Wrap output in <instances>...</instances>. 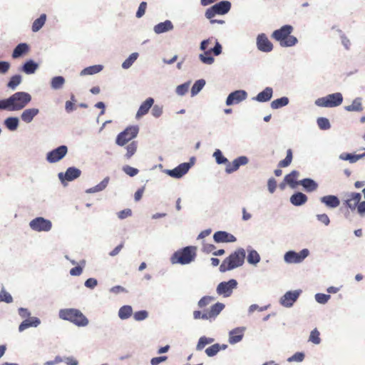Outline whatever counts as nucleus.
<instances>
[{"instance_id": "obj_33", "label": "nucleus", "mask_w": 365, "mask_h": 365, "mask_svg": "<svg viewBox=\"0 0 365 365\" xmlns=\"http://www.w3.org/2000/svg\"><path fill=\"white\" fill-rule=\"evenodd\" d=\"M227 345L222 344L220 346L219 344H215L205 349V353L208 356H213L216 355L220 349H227Z\"/></svg>"}, {"instance_id": "obj_47", "label": "nucleus", "mask_w": 365, "mask_h": 365, "mask_svg": "<svg viewBox=\"0 0 365 365\" xmlns=\"http://www.w3.org/2000/svg\"><path fill=\"white\" fill-rule=\"evenodd\" d=\"M21 82V76L20 75L13 76L7 83L9 88L15 89Z\"/></svg>"}, {"instance_id": "obj_4", "label": "nucleus", "mask_w": 365, "mask_h": 365, "mask_svg": "<svg viewBox=\"0 0 365 365\" xmlns=\"http://www.w3.org/2000/svg\"><path fill=\"white\" fill-rule=\"evenodd\" d=\"M213 156L217 164L226 163L225 172L228 174L237 170L241 165L247 164L249 161L246 156H240L231 163L228 162L227 159L223 156L222 152L218 149L214 152Z\"/></svg>"}, {"instance_id": "obj_55", "label": "nucleus", "mask_w": 365, "mask_h": 365, "mask_svg": "<svg viewBox=\"0 0 365 365\" xmlns=\"http://www.w3.org/2000/svg\"><path fill=\"white\" fill-rule=\"evenodd\" d=\"M330 299V295L319 293L315 295V299L320 304H325Z\"/></svg>"}, {"instance_id": "obj_38", "label": "nucleus", "mask_w": 365, "mask_h": 365, "mask_svg": "<svg viewBox=\"0 0 365 365\" xmlns=\"http://www.w3.org/2000/svg\"><path fill=\"white\" fill-rule=\"evenodd\" d=\"M288 103H289V98L287 97H282L280 98L274 100L271 103V108L272 109H278L279 108L287 106Z\"/></svg>"}, {"instance_id": "obj_44", "label": "nucleus", "mask_w": 365, "mask_h": 365, "mask_svg": "<svg viewBox=\"0 0 365 365\" xmlns=\"http://www.w3.org/2000/svg\"><path fill=\"white\" fill-rule=\"evenodd\" d=\"M200 61L205 64H212L214 62V58L211 56V50H207L199 56Z\"/></svg>"}, {"instance_id": "obj_13", "label": "nucleus", "mask_w": 365, "mask_h": 365, "mask_svg": "<svg viewBox=\"0 0 365 365\" xmlns=\"http://www.w3.org/2000/svg\"><path fill=\"white\" fill-rule=\"evenodd\" d=\"M68 148L66 145H61L57 148L48 152L46 155V160L51 163L61 160L67 153Z\"/></svg>"}, {"instance_id": "obj_11", "label": "nucleus", "mask_w": 365, "mask_h": 365, "mask_svg": "<svg viewBox=\"0 0 365 365\" xmlns=\"http://www.w3.org/2000/svg\"><path fill=\"white\" fill-rule=\"evenodd\" d=\"M30 227L35 231L38 232H47L51 229L52 224L48 220L43 217H38L32 220L29 223Z\"/></svg>"}, {"instance_id": "obj_39", "label": "nucleus", "mask_w": 365, "mask_h": 365, "mask_svg": "<svg viewBox=\"0 0 365 365\" xmlns=\"http://www.w3.org/2000/svg\"><path fill=\"white\" fill-rule=\"evenodd\" d=\"M4 124L9 130H15L19 125V119L16 117L7 118L4 121Z\"/></svg>"}, {"instance_id": "obj_30", "label": "nucleus", "mask_w": 365, "mask_h": 365, "mask_svg": "<svg viewBox=\"0 0 365 365\" xmlns=\"http://www.w3.org/2000/svg\"><path fill=\"white\" fill-rule=\"evenodd\" d=\"M173 29V25L170 20H166L164 22L158 24L154 26V31L156 34H162Z\"/></svg>"}, {"instance_id": "obj_28", "label": "nucleus", "mask_w": 365, "mask_h": 365, "mask_svg": "<svg viewBox=\"0 0 365 365\" xmlns=\"http://www.w3.org/2000/svg\"><path fill=\"white\" fill-rule=\"evenodd\" d=\"M299 175V173L298 171L293 170L284 177V181L291 187L295 188L297 185L299 184V182L297 181Z\"/></svg>"}, {"instance_id": "obj_49", "label": "nucleus", "mask_w": 365, "mask_h": 365, "mask_svg": "<svg viewBox=\"0 0 365 365\" xmlns=\"http://www.w3.org/2000/svg\"><path fill=\"white\" fill-rule=\"evenodd\" d=\"M138 56L137 53H133L129 56V57L123 63L122 67L123 68H128L131 66V65L135 61Z\"/></svg>"}, {"instance_id": "obj_50", "label": "nucleus", "mask_w": 365, "mask_h": 365, "mask_svg": "<svg viewBox=\"0 0 365 365\" xmlns=\"http://www.w3.org/2000/svg\"><path fill=\"white\" fill-rule=\"evenodd\" d=\"M320 333L317 329L312 330L309 335V340L315 344H319L321 342Z\"/></svg>"}, {"instance_id": "obj_64", "label": "nucleus", "mask_w": 365, "mask_h": 365, "mask_svg": "<svg viewBox=\"0 0 365 365\" xmlns=\"http://www.w3.org/2000/svg\"><path fill=\"white\" fill-rule=\"evenodd\" d=\"M168 359L167 356H162L154 357L150 360L151 365H158L160 363L163 362Z\"/></svg>"}, {"instance_id": "obj_7", "label": "nucleus", "mask_w": 365, "mask_h": 365, "mask_svg": "<svg viewBox=\"0 0 365 365\" xmlns=\"http://www.w3.org/2000/svg\"><path fill=\"white\" fill-rule=\"evenodd\" d=\"M342 101V94L341 93H334L318 98L315 101V104L319 107L332 108L341 105Z\"/></svg>"}, {"instance_id": "obj_27", "label": "nucleus", "mask_w": 365, "mask_h": 365, "mask_svg": "<svg viewBox=\"0 0 365 365\" xmlns=\"http://www.w3.org/2000/svg\"><path fill=\"white\" fill-rule=\"evenodd\" d=\"M41 321L37 317H29L25 320H24L21 324L19 327V331H23L24 330L31 327H37L40 324Z\"/></svg>"}, {"instance_id": "obj_1", "label": "nucleus", "mask_w": 365, "mask_h": 365, "mask_svg": "<svg viewBox=\"0 0 365 365\" xmlns=\"http://www.w3.org/2000/svg\"><path fill=\"white\" fill-rule=\"evenodd\" d=\"M31 101L29 93L19 91L11 95L9 98L0 101V109L10 111L23 109Z\"/></svg>"}, {"instance_id": "obj_40", "label": "nucleus", "mask_w": 365, "mask_h": 365, "mask_svg": "<svg viewBox=\"0 0 365 365\" xmlns=\"http://www.w3.org/2000/svg\"><path fill=\"white\" fill-rule=\"evenodd\" d=\"M38 68V65L33 61L30 60L26 62L23 66V71L27 74L34 73Z\"/></svg>"}, {"instance_id": "obj_59", "label": "nucleus", "mask_w": 365, "mask_h": 365, "mask_svg": "<svg viewBox=\"0 0 365 365\" xmlns=\"http://www.w3.org/2000/svg\"><path fill=\"white\" fill-rule=\"evenodd\" d=\"M146 8H147V3L145 1L141 2L138 7V9L136 12V16L138 18L142 17L145 14Z\"/></svg>"}, {"instance_id": "obj_24", "label": "nucleus", "mask_w": 365, "mask_h": 365, "mask_svg": "<svg viewBox=\"0 0 365 365\" xmlns=\"http://www.w3.org/2000/svg\"><path fill=\"white\" fill-rule=\"evenodd\" d=\"M244 336V329L237 327L230 331L229 342L232 344H236L242 339Z\"/></svg>"}, {"instance_id": "obj_42", "label": "nucleus", "mask_w": 365, "mask_h": 365, "mask_svg": "<svg viewBox=\"0 0 365 365\" xmlns=\"http://www.w3.org/2000/svg\"><path fill=\"white\" fill-rule=\"evenodd\" d=\"M138 148V143L136 141H132L127 145L125 149L127 150L125 158L130 159L136 152Z\"/></svg>"}, {"instance_id": "obj_29", "label": "nucleus", "mask_w": 365, "mask_h": 365, "mask_svg": "<svg viewBox=\"0 0 365 365\" xmlns=\"http://www.w3.org/2000/svg\"><path fill=\"white\" fill-rule=\"evenodd\" d=\"M307 201V197L305 194L297 192L293 194L290 197V202L295 206H300Z\"/></svg>"}, {"instance_id": "obj_34", "label": "nucleus", "mask_w": 365, "mask_h": 365, "mask_svg": "<svg viewBox=\"0 0 365 365\" xmlns=\"http://www.w3.org/2000/svg\"><path fill=\"white\" fill-rule=\"evenodd\" d=\"M345 109L347 111H357L361 112L363 110V106L361 103V98H356L353 101L352 103L349 106L345 107Z\"/></svg>"}, {"instance_id": "obj_20", "label": "nucleus", "mask_w": 365, "mask_h": 365, "mask_svg": "<svg viewBox=\"0 0 365 365\" xmlns=\"http://www.w3.org/2000/svg\"><path fill=\"white\" fill-rule=\"evenodd\" d=\"M190 168V165L188 163H184L180 164L175 168L168 170V173L170 176L175 178H180L186 174Z\"/></svg>"}, {"instance_id": "obj_3", "label": "nucleus", "mask_w": 365, "mask_h": 365, "mask_svg": "<svg viewBox=\"0 0 365 365\" xmlns=\"http://www.w3.org/2000/svg\"><path fill=\"white\" fill-rule=\"evenodd\" d=\"M245 259V251L240 248L226 257L220 266L222 272L233 269L243 264Z\"/></svg>"}, {"instance_id": "obj_63", "label": "nucleus", "mask_w": 365, "mask_h": 365, "mask_svg": "<svg viewBox=\"0 0 365 365\" xmlns=\"http://www.w3.org/2000/svg\"><path fill=\"white\" fill-rule=\"evenodd\" d=\"M317 220L325 225H328L330 222L329 218L327 214H319L317 215Z\"/></svg>"}, {"instance_id": "obj_2", "label": "nucleus", "mask_w": 365, "mask_h": 365, "mask_svg": "<svg viewBox=\"0 0 365 365\" xmlns=\"http://www.w3.org/2000/svg\"><path fill=\"white\" fill-rule=\"evenodd\" d=\"M293 31V27L290 25H284L279 29L275 30L272 37L279 42L281 46L289 47L294 46L297 43L295 36L290 35Z\"/></svg>"}, {"instance_id": "obj_32", "label": "nucleus", "mask_w": 365, "mask_h": 365, "mask_svg": "<svg viewBox=\"0 0 365 365\" xmlns=\"http://www.w3.org/2000/svg\"><path fill=\"white\" fill-rule=\"evenodd\" d=\"M299 185H302L307 192H312L317 190L318 185L310 178H305L299 181Z\"/></svg>"}, {"instance_id": "obj_53", "label": "nucleus", "mask_w": 365, "mask_h": 365, "mask_svg": "<svg viewBox=\"0 0 365 365\" xmlns=\"http://www.w3.org/2000/svg\"><path fill=\"white\" fill-rule=\"evenodd\" d=\"M0 302H4L9 304L13 302V298L8 292L2 289L0 292Z\"/></svg>"}, {"instance_id": "obj_36", "label": "nucleus", "mask_w": 365, "mask_h": 365, "mask_svg": "<svg viewBox=\"0 0 365 365\" xmlns=\"http://www.w3.org/2000/svg\"><path fill=\"white\" fill-rule=\"evenodd\" d=\"M103 69V66L101 65H94L91 66H88L84 69H83L81 72V76L86 75H93L99 73Z\"/></svg>"}, {"instance_id": "obj_21", "label": "nucleus", "mask_w": 365, "mask_h": 365, "mask_svg": "<svg viewBox=\"0 0 365 365\" xmlns=\"http://www.w3.org/2000/svg\"><path fill=\"white\" fill-rule=\"evenodd\" d=\"M214 241L220 242H234L237 240L236 237L225 231H217L213 235Z\"/></svg>"}, {"instance_id": "obj_15", "label": "nucleus", "mask_w": 365, "mask_h": 365, "mask_svg": "<svg viewBox=\"0 0 365 365\" xmlns=\"http://www.w3.org/2000/svg\"><path fill=\"white\" fill-rule=\"evenodd\" d=\"M81 174V171L79 169L74 167H70L66 170L65 173H58V178L61 182L64 184L65 181H72L78 178Z\"/></svg>"}, {"instance_id": "obj_54", "label": "nucleus", "mask_w": 365, "mask_h": 365, "mask_svg": "<svg viewBox=\"0 0 365 365\" xmlns=\"http://www.w3.org/2000/svg\"><path fill=\"white\" fill-rule=\"evenodd\" d=\"M215 297L210 296H205L202 297L198 302V306L200 308H203L207 305L210 304L212 302L215 301Z\"/></svg>"}, {"instance_id": "obj_61", "label": "nucleus", "mask_w": 365, "mask_h": 365, "mask_svg": "<svg viewBox=\"0 0 365 365\" xmlns=\"http://www.w3.org/2000/svg\"><path fill=\"white\" fill-rule=\"evenodd\" d=\"M267 187L270 193H273L275 191L277 187V181L274 178H272L268 180Z\"/></svg>"}, {"instance_id": "obj_14", "label": "nucleus", "mask_w": 365, "mask_h": 365, "mask_svg": "<svg viewBox=\"0 0 365 365\" xmlns=\"http://www.w3.org/2000/svg\"><path fill=\"white\" fill-rule=\"evenodd\" d=\"M300 293V290L289 291L286 292L280 299L281 304L286 307H292L299 297Z\"/></svg>"}, {"instance_id": "obj_45", "label": "nucleus", "mask_w": 365, "mask_h": 365, "mask_svg": "<svg viewBox=\"0 0 365 365\" xmlns=\"http://www.w3.org/2000/svg\"><path fill=\"white\" fill-rule=\"evenodd\" d=\"M65 83V79L62 76H56L51 80V87L53 89H59L63 87Z\"/></svg>"}, {"instance_id": "obj_41", "label": "nucleus", "mask_w": 365, "mask_h": 365, "mask_svg": "<svg viewBox=\"0 0 365 365\" xmlns=\"http://www.w3.org/2000/svg\"><path fill=\"white\" fill-rule=\"evenodd\" d=\"M292 158H293V156H292V150L291 149H288L287 150V156L286 158L282 160H280L278 163V167L279 168H286V167H288L292 161Z\"/></svg>"}, {"instance_id": "obj_22", "label": "nucleus", "mask_w": 365, "mask_h": 365, "mask_svg": "<svg viewBox=\"0 0 365 365\" xmlns=\"http://www.w3.org/2000/svg\"><path fill=\"white\" fill-rule=\"evenodd\" d=\"M320 201L329 208H336L340 205L339 199L332 195L322 197Z\"/></svg>"}, {"instance_id": "obj_51", "label": "nucleus", "mask_w": 365, "mask_h": 365, "mask_svg": "<svg viewBox=\"0 0 365 365\" xmlns=\"http://www.w3.org/2000/svg\"><path fill=\"white\" fill-rule=\"evenodd\" d=\"M213 341V339L207 338L205 336H202L200 338L198 343L197 344V349L202 350L207 344H209Z\"/></svg>"}, {"instance_id": "obj_19", "label": "nucleus", "mask_w": 365, "mask_h": 365, "mask_svg": "<svg viewBox=\"0 0 365 365\" xmlns=\"http://www.w3.org/2000/svg\"><path fill=\"white\" fill-rule=\"evenodd\" d=\"M225 308V304L220 302H217L212 305L210 309L206 310L202 314V319H215Z\"/></svg>"}, {"instance_id": "obj_8", "label": "nucleus", "mask_w": 365, "mask_h": 365, "mask_svg": "<svg viewBox=\"0 0 365 365\" xmlns=\"http://www.w3.org/2000/svg\"><path fill=\"white\" fill-rule=\"evenodd\" d=\"M138 133V128L137 126L128 127L117 135L115 143L120 146H123L135 138Z\"/></svg>"}, {"instance_id": "obj_60", "label": "nucleus", "mask_w": 365, "mask_h": 365, "mask_svg": "<svg viewBox=\"0 0 365 365\" xmlns=\"http://www.w3.org/2000/svg\"><path fill=\"white\" fill-rule=\"evenodd\" d=\"M304 358V354L302 352H297L292 356L289 358V361H302Z\"/></svg>"}, {"instance_id": "obj_46", "label": "nucleus", "mask_w": 365, "mask_h": 365, "mask_svg": "<svg viewBox=\"0 0 365 365\" xmlns=\"http://www.w3.org/2000/svg\"><path fill=\"white\" fill-rule=\"evenodd\" d=\"M205 84V81L203 79L197 80V81H195V83L193 84L191 88L192 96L197 94L204 87Z\"/></svg>"}, {"instance_id": "obj_56", "label": "nucleus", "mask_w": 365, "mask_h": 365, "mask_svg": "<svg viewBox=\"0 0 365 365\" xmlns=\"http://www.w3.org/2000/svg\"><path fill=\"white\" fill-rule=\"evenodd\" d=\"M189 83H185L183 84L178 86L176 88L177 93L180 96L185 94L189 89Z\"/></svg>"}, {"instance_id": "obj_58", "label": "nucleus", "mask_w": 365, "mask_h": 365, "mask_svg": "<svg viewBox=\"0 0 365 365\" xmlns=\"http://www.w3.org/2000/svg\"><path fill=\"white\" fill-rule=\"evenodd\" d=\"M123 171L130 177H133L138 173V170L137 168L130 167L129 165H126L123 168Z\"/></svg>"}, {"instance_id": "obj_62", "label": "nucleus", "mask_w": 365, "mask_h": 365, "mask_svg": "<svg viewBox=\"0 0 365 365\" xmlns=\"http://www.w3.org/2000/svg\"><path fill=\"white\" fill-rule=\"evenodd\" d=\"M151 113L155 118L160 117L163 113L162 107L158 105L154 106L151 110Z\"/></svg>"}, {"instance_id": "obj_25", "label": "nucleus", "mask_w": 365, "mask_h": 365, "mask_svg": "<svg viewBox=\"0 0 365 365\" xmlns=\"http://www.w3.org/2000/svg\"><path fill=\"white\" fill-rule=\"evenodd\" d=\"M38 113L39 110L38 108H32L26 109L21 113V119L24 122L29 123L33 120L34 118L38 114Z\"/></svg>"}, {"instance_id": "obj_5", "label": "nucleus", "mask_w": 365, "mask_h": 365, "mask_svg": "<svg viewBox=\"0 0 365 365\" xmlns=\"http://www.w3.org/2000/svg\"><path fill=\"white\" fill-rule=\"evenodd\" d=\"M59 317L61 319L69 321L78 327H86L88 324V319L77 309H61Z\"/></svg>"}, {"instance_id": "obj_48", "label": "nucleus", "mask_w": 365, "mask_h": 365, "mask_svg": "<svg viewBox=\"0 0 365 365\" xmlns=\"http://www.w3.org/2000/svg\"><path fill=\"white\" fill-rule=\"evenodd\" d=\"M260 260L259 255L257 253L255 250H251L249 252L248 256H247V262L250 264H256L258 263Z\"/></svg>"}, {"instance_id": "obj_16", "label": "nucleus", "mask_w": 365, "mask_h": 365, "mask_svg": "<svg viewBox=\"0 0 365 365\" xmlns=\"http://www.w3.org/2000/svg\"><path fill=\"white\" fill-rule=\"evenodd\" d=\"M361 199V195L359 192H350L346 195V199L344 202V205L351 210H355Z\"/></svg>"}, {"instance_id": "obj_26", "label": "nucleus", "mask_w": 365, "mask_h": 365, "mask_svg": "<svg viewBox=\"0 0 365 365\" xmlns=\"http://www.w3.org/2000/svg\"><path fill=\"white\" fill-rule=\"evenodd\" d=\"M272 88L267 87L262 92L259 93L256 97L253 98V99L258 102H267L272 98Z\"/></svg>"}, {"instance_id": "obj_9", "label": "nucleus", "mask_w": 365, "mask_h": 365, "mask_svg": "<svg viewBox=\"0 0 365 365\" xmlns=\"http://www.w3.org/2000/svg\"><path fill=\"white\" fill-rule=\"evenodd\" d=\"M231 8V4L228 1H220L215 5H213L212 7L208 9L205 12V16L211 19L213 18L216 14H225L227 13Z\"/></svg>"}, {"instance_id": "obj_12", "label": "nucleus", "mask_w": 365, "mask_h": 365, "mask_svg": "<svg viewBox=\"0 0 365 365\" xmlns=\"http://www.w3.org/2000/svg\"><path fill=\"white\" fill-rule=\"evenodd\" d=\"M309 255V250L304 249L299 252L289 251L284 255V260L287 263H299L302 262Z\"/></svg>"}, {"instance_id": "obj_43", "label": "nucleus", "mask_w": 365, "mask_h": 365, "mask_svg": "<svg viewBox=\"0 0 365 365\" xmlns=\"http://www.w3.org/2000/svg\"><path fill=\"white\" fill-rule=\"evenodd\" d=\"M365 156V153L361 155H356V154H350V153H344L341 155L340 158L345 160H349L350 163H356L357 160L361 159Z\"/></svg>"}, {"instance_id": "obj_37", "label": "nucleus", "mask_w": 365, "mask_h": 365, "mask_svg": "<svg viewBox=\"0 0 365 365\" xmlns=\"http://www.w3.org/2000/svg\"><path fill=\"white\" fill-rule=\"evenodd\" d=\"M133 313V309L129 305H124L120 308L118 311V317L121 319H126L129 318Z\"/></svg>"}, {"instance_id": "obj_18", "label": "nucleus", "mask_w": 365, "mask_h": 365, "mask_svg": "<svg viewBox=\"0 0 365 365\" xmlns=\"http://www.w3.org/2000/svg\"><path fill=\"white\" fill-rule=\"evenodd\" d=\"M247 96V93L242 90L235 91L229 94L226 100V104L231 106L237 104L245 100Z\"/></svg>"}, {"instance_id": "obj_57", "label": "nucleus", "mask_w": 365, "mask_h": 365, "mask_svg": "<svg viewBox=\"0 0 365 365\" xmlns=\"http://www.w3.org/2000/svg\"><path fill=\"white\" fill-rule=\"evenodd\" d=\"M148 312L145 310H142V311L136 312L134 314L133 317L136 321H142V320L145 319L148 317Z\"/></svg>"}, {"instance_id": "obj_6", "label": "nucleus", "mask_w": 365, "mask_h": 365, "mask_svg": "<svg viewBox=\"0 0 365 365\" xmlns=\"http://www.w3.org/2000/svg\"><path fill=\"white\" fill-rule=\"evenodd\" d=\"M197 248L195 246H188L175 252L171 257L173 264L179 263L186 264L193 261L196 257Z\"/></svg>"}, {"instance_id": "obj_52", "label": "nucleus", "mask_w": 365, "mask_h": 365, "mask_svg": "<svg viewBox=\"0 0 365 365\" xmlns=\"http://www.w3.org/2000/svg\"><path fill=\"white\" fill-rule=\"evenodd\" d=\"M317 125L322 130H328L331 127L329 120L323 117L319 118L317 119Z\"/></svg>"}, {"instance_id": "obj_17", "label": "nucleus", "mask_w": 365, "mask_h": 365, "mask_svg": "<svg viewBox=\"0 0 365 365\" xmlns=\"http://www.w3.org/2000/svg\"><path fill=\"white\" fill-rule=\"evenodd\" d=\"M257 48L262 52H270L273 49V45L264 34H261L257 38Z\"/></svg>"}, {"instance_id": "obj_23", "label": "nucleus", "mask_w": 365, "mask_h": 365, "mask_svg": "<svg viewBox=\"0 0 365 365\" xmlns=\"http://www.w3.org/2000/svg\"><path fill=\"white\" fill-rule=\"evenodd\" d=\"M154 100L153 98H147L140 106L137 113H136V118H139L145 114L148 113L149 110L151 108L152 106L153 105Z\"/></svg>"}, {"instance_id": "obj_35", "label": "nucleus", "mask_w": 365, "mask_h": 365, "mask_svg": "<svg viewBox=\"0 0 365 365\" xmlns=\"http://www.w3.org/2000/svg\"><path fill=\"white\" fill-rule=\"evenodd\" d=\"M46 21V15L45 14H42L39 18L36 19L32 24V31L37 32L45 24Z\"/></svg>"}, {"instance_id": "obj_31", "label": "nucleus", "mask_w": 365, "mask_h": 365, "mask_svg": "<svg viewBox=\"0 0 365 365\" xmlns=\"http://www.w3.org/2000/svg\"><path fill=\"white\" fill-rule=\"evenodd\" d=\"M29 50V46L25 43H19L14 50L12 57L17 58L21 56L26 53Z\"/></svg>"}, {"instance_id": "obj_10", "label": "nucleus", "mask_w": 365, "mask_h": 365, "mask_svg": "<svg viewBox=\"0 0 365 365\" xmlns=\"http://www.w3.org/2000/svg\"><path fill=\"white\" fill-rule=\"evenodd\" d=\"M237 286V282L235 279H232L227 282H220L217 287V293L219 295H222L224 297H230L233 289Z\"/></svg>"}]
</instances>
